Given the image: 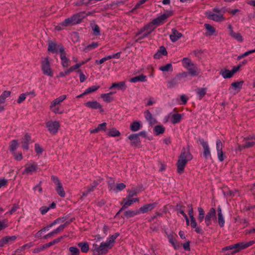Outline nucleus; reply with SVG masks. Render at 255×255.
Segmentation results:
<instances>
[{
  "instance_id": "nucleus-17",
  "label": "nucleus",
  "mask_w": 255,
  "mask_h": 255,
  "mask_svg": "<svg viewBox=\"0 0 255 255\" xmlns=\"http://www.w3.org/2000/svg\"><path fill=\"white\" fill-rule=\"evenodd\" d=\"M60 103L57 99H54L50 104V110L55 114H62L63 112L60 111L59 105H60Z\"/></svg>"
},
{
  "instance_id": "nucleus-43",
  "label": "nucleus",
  "mask_w": 255,
  "mask_h": 255,
  "mask_svg": "<svg viewBox=\"0 0 255 255\" xmlns=\"http://www.w3.org/2000/svg\"><path fill=\"white\" fill-rule=\"evenodd\" d=\"M153 130L155 132L156 135H158L160 134H162L164 132L165 128L163 126L158 125L154 127Z\"/></svg>"
},
{
  "instance_id": "nucleus-1",
  "label": "nucleus",
  "mask_w": 255,
  "mask_h": 255,
  "mask_svg": "<svg viewBox=\"0 0 255 255\" xmlns=\"http://www.w3.org/2000/svg\"><path fill=\"white\" fill-rule=\"evenodd\" d=\"M227 8L225 7H215L211 11H208L206 12L207 17L214 21L220 22L226 20L225 13L227 12Z\"/></svg>"
},
{
  "instance_id": "nucleus-32",
  "label": "nucleus",
  "mask_w": 255,
  "mask_h": 255,
  "mask_svg": "<svg viewBox=\"0 0 255 255\" xmlns=\"http://www.w3.org/2000/svg\"><path fill=\"white\" fill-rule=\"evenodd\" d=\"M18 146H19V142H18V140H17V139L12 140L10 142L9 145V150L12 152L15 151V150L16 149V148L18 147Z\"/></svg>"
},
{
  "instance_id": "nucleus-42",
  "label": "nucleus",
  "mask_w": 255,
  "mask_h": 255,
  "mask_svg": "<svg viewBox=\"0 0 255 255\" xmlns=\"http://www.w3.org/2000/svg\"><path fill=\"white\" fill-rule=\"evenodd\" d=\"M11 92L8 91H4L0 96V104H3L5 102L6 98L9 97Z\"/></svg>"
},
{
  "instance_id": "nucleus-33",
  "label": "nucleus",
  "mask_w": 255,
  "mask_h": 255,
  "mask_svg": "<svg viewBox=\"0 0 255 255\" xmlns=\"http://www.w3.org/2000/svg\"><path fill=\"white\" fill-rule=\"evenodd\" d=\"M121 204L123 205L122 208L121 209L120 211L127 208L128 206L131 205L133 204V203L131 200V199L128 198V199H127L126 198H124L123 199Z\"/></svg>"
},
{
  "instance_id": "nucleus-12",
  "label": "nucleus",
  "mask_w": 255,
  "mask_h": 255,
  "mask_svg": "<svg viewBox=\"0 0 255 255\" xmlns=\"http://www.w3.org/2000/svg\"><path fill=\"white\" fill-rule=\"evenodd\" d=\"M24 170L22 174H29L35 172L38 169V165L34 161H31L29 163H26L24 166Z\"/></svg>"
},
{
  "instance_id": "nucleus-28",
  "label": "nucleus",
  "mask_w": 255,
  "mask_h": 255,
  "mask_svg": "<svg viewBox=\"0 0 255 255\" xmlns=\"http://www.w3.org/2000/svg\"><path fill=\"white\" fill-rule=\"evenodd\" d=\"M107 129V123H103L102 124H99L98 127L93 129V130H90L91 133H98L100 131H105Z\"/></svg>"
},
{
  "instance_id": "nucleus-53",
  "label": "nucleus",
  "mask_w": 255,
  "mask_h": 255,
  "mask_svg": "<svg viewBox=\"0 0 255 255\" xmlns=\"http://www.w3.org/2000/svg\"><path fill=\"white\" fill-rule=\"evenodd\" d=\"M224 147V145L222 142V141L219 139H217L216 142V147L217 152L223 150Z\"/></svg>"
},
{
  "instance_id": "nucleus-52",
  "label": "nucleus",
  "mask_w": 255,
  "mask_h": 255,
  "mask_svg": "<svg viewBox=\"0 0 255 255\" xmlns=\"http://www.w3.org/2000/svg\"><path fill=\"white\" fill-rule=\"evenodd\" d=\"M217 156L220 162H223L227 156L225 155V153L223 151V150L217 151Z\"/></svg>"
},
{
  "instance_id": "nucleus-55",
  "label": "nucleus",
  "mask_w": 255,
  "mask_h": 255,
  "mask_svg": "<svg viewBox=\"0 0 255 255\" xmlns=\"http://www.w3.org/2000/svg\"><path fill=\"white\" fill-rule=\"evenodd\" d=\"M222 75L224 78H231L234 74L232 70H225L222 72Z\"/></svg>"
},
{
  "instance_id": "nucleus-46",
  "label": "nucleus",
  "mask_w": 255,
  "mask_h": 255,
  "mask_svg": "<svg viewBox=\"0 0 255 255\" xmlns=\"http://www.w3.org/2000/svg\"><path fill=\"white\" fill-rule=\"evenodd\" d=\"M189 207L188 215L190 218L191 223H196L195 218L194 217L193 210L192 207V205H188Z\"/></svg>"
},
{
  "instance_id": "nucleus-64",
  "label": "nucleus",
  "mask_w": 255,
  "mask_h": 255,
  "mask_svg": "<svg viewBox=\"0 0 255 255\" xmlns=\"http://www.w3.org/2000/svg\"><path fill=\"white\" fill-rule=\"evenodd\" d=\"M137 195V192L134 189L128 191V198L131 199L134 196Z\"/></svg>"
},
{
  "instance_id": "nucleus-20",
  "label": "nucleus",
  "mask_w": 255,
  "mask_h": 255,
  "mask_svg": "<svg viewBox=\"0 0 255 255\" xmlns=\"http://www.w3.org/2000/svg\"><path fill=\"white\" fill-rule=\"evenodd\" d=\"M157 203L155 202L152 203L146 204L141 206L138 210L139 213H145L148 211L152 210L156 207Z\"/></svg>"
},
{
  "instance_id": "nucleus-11",
  "label": "nucleus",
  "mask_w": 255,
  "mask_h": 255,
  "mask_svg": "<svg viewBox=\"0 0 255 255\" xmlns=\"http://www.w3.org/2000/svg\"><path fill=\"white\" fill-rule=\"evenodd\" d=\"M59 52L60 53L61 65L63 67H68L71 64V61L70 59L66 57L67 54L63 46H60Z\"/></svg>"
},
{
  "instance_id": "nucleus-21",
  "label": "nucleus",
  "mask_w": 255,
  "mask_h": 255,
  "mask_svg": "<svg viewBox=\"0 0 255 255\" xmlns=\"http://www.w3.org/2000/svg\"><path fill=\"white\" fill-rule=\"evenodd\" d=\"M185 207L182 205V204H177L176 205V210L177 214H180L185 219L186 223H189V220L187 215L184 212Z\"/></svg>"
},
{
  "instance_id": "nucleus-6",
  "label": "nucleus",
  "mask_w": 255,
  "mask_h": 255,
  "mask_svg": "<svg viewBox=\"0 0 255 255\" xmlns=\"http://www.w3.org/2000/svg\"><path fill=\"white\" fill-rule=\"evenodd\" d=\"M41 67L43 74L51 77L53 76V72L51 68L48 57H45L41 61Z\"/></svg>"
},
{
  "instance_id": "nucleus-62",
  "label": "nucleus",
  "mask_w": 255,
  "mask_h": 255,
  "mask_svg": "<svg viewBox=\"0 0 255 255\" xmlns=\"http://www.w3.org/2000/svg\"><path fill=\"white\" fill-rule=\"evenodd\" d=\"M35 150L37 154H41L43 152V149L38 143L35 144Z\"/></svg>"
},
{
  "instance_id": "nucleus-58",
  "label": "nucleus",
  "mask_w": 255,
  "mask_h": 255,
  "mask_svg": "<svg viewBox=\"0 0 255 255\" xmlns=\"http://www.w3.org/2000/svg\"><path fill=\"white\" fill-rule=\"evenodd\" d=\"M138 214H139L138 210L136 211L129 210V211H127L125 212V216L126 217L129 218V217H133L134 215H136Z\"/></svg>"
},
{
  "instance_id": "nucleus-40",
  "label": "nucleus",
  "mask_w": 255,
  "mask_h": 255,
  "mask_svg": "<svg viewBox=\"0 0 255 255\" xmlns=\"http://www.w3.org/2000/svg\"><path fill=\"white\" fill-rule=\"evenodd\" d=\"M196 91L199 99L201 100L206 94L207 89L206 88H198Z\"/></svg>"
},
{
  "instance_id": "nucleus-59",
  "label": "nucleus",
  "mask_w": 255,
  "mask_h": 255,
  "mask_svg": "<svg viewBox=\"0 0 255 255\" xmlns=\"http://www.w3.org/2000/svg\"><path fill=\"white\" fill-rule=\"evenodd\" d=\"M64 226L63 225H61L56 230H55L54 231L47 235V237H51L53 234H57L60 231H62L64 229Z\"/></svg>"
},
{
  "instance_id": "nucleus-24",
  "label": "nucleus",
  "mask_w": 255,
  "mask_h": 255,
  "mask_svg": "<svg viewBox=\"0 0 255 255\" xmlns=\"http://www.w3.org/2000/svg\"><path fill=\"white\" fill-rule=\"evenodd\" d=\"M182 36L181 33L179 32L175 28L172 29V34L170 35V38L172 42H175Z\"/></svg>"
},
{
  "instance_id": "nucleus-36",
  "label": "nucleus",
  "mask_w": 255,
  "mask_h": 255,
  "mask_svg": "<svg viewBox=\"0 0 255 255\" xmlns=\"http://www.w3.org/2000/svg\"><path fill=\"white\" fill-rule=\"evenodd\" d=\"M141 125L139 122H133L130 126V129L132 131H137L141 128Z\"/></svg>"
},
{
  "instance_id": "nucleus-2",
  "label": "nucleus",
  "mask_w": 255,
  "mask_h": 255,
  "mask_svg": "<svg viewBox=\"0 0 255 255\" xmlns=\"http://www.w3.org/2000/svg\"><path fill=\"white\" fill-rule=\"evenodd\" d=\"M192 155L189 151H186L184 149L179 157L177 161V172L179 174H181L184 171V168L188 161L192 159Z\"/></svg>"
},
{
  "instance_id": "nucleus-27",
  "label": "nucleus",
  "mask_w": 255,
  "mask_h": 255,
  "mask_svg": "<svg viewBox=\"0 0 255 255\" xmlns=\"http://www.w3.org/2000/svg\"><path fill=\"white\" fill-rule=\"evenodd\" d=\"M186 69L188 71L189 73L192 76H197L200 73L199 70L194 63L190 65V66H189Z\"/></svg>"
},
{
  "instance_id": "nucleus-13",
  "label": "nucleus",
  "mask_w": 255,
  "mask_h": 255,
  "mask_svg": "<svg viewBox=\"0 0 255 255\" xmlns=\"http://www.w3.org/2000/svg\"><path fill=\"white\" fill-rule=\"evenodd\" d=\"M155 29V28L154 25H153L151 22H149L138 30L136 33V36L140 35L143 32H145L147 33V34L149 35Z\"/></svg>"
},
{
  "instance_id": "nucleus-47",
  "label": "nucleus",
  "mask_w": 255,
  "mask_h": 255,
  "mask_svg": "<svg viewBox=\"0 0 255 255\" xmlns=\"http://www.w3.org/2000/svg\"><path fill=\"white\" fill-rule=\"evenodd\" d=\"M78 245L81 248L82 252L87 253L89 251V247L87 243H79Z\"/></svg>"
},
{
  "instance_id": "nucleus-5",
  "label": "nucleus",
  "mask_w": 255,
  "mask_h": 255,
  "mask_svg": "<svg viewBox=\"0 0 255 255\" xmlns=\"http://www.w3.org/2000/svg\"><path fill=\"white\" fill-rule=\"evenodd\" d=\"M254 244V241H250L247 243L240 242L235 245L226 247L222 249V251H231V254H234L239 252L241 250L248 248Z\"/></svg>"
},
{
  "instance_id": "nucleus-4",
  "label": "nucleus",
  "mask_w": 255,
  "mask_h": 255,
  "mask_svg": "<svg viewBox=\"0 0 255 255\" xmlns=\"http://www.w3.org/2000/svg\"><path fill=\"white\" fill-rule=\"evenodd\" d=\"M85 13V11H81L74 14L63 21V24L67 27L81 23L86 17V16L83 15Z\"/></svg>"
},
{
  "instance_id": "nucleus-41",
  "label": "nucleus",
  "mask_w": 255,
  "mask_h": 255,
  "mask_svg": "<svg viewBox=\"0 0 255 255\" xmlns=\"http://www.w3.org/2000/svg\"><path fill=\"white\" fill-rule=\"evenodd\" d=\"M182 119V116L179 114H173L172 116L171 122L173 124H176L180 122Z\"/></svg>"
},
{
  "instance_id": "nucleus-60",
  "label": "nucleus",
  "mask_w": 255,
  "mask_h": 255,
  "mask_svg": "<svg viewBox=\"0 0 255 255\" xmlns=\"http://www.w3.org/2000/svg\"><path fill=\"white\" fill-rule=\"evenodd\" d=\"M244 83V81H242L238 82H233L232 83L231 85L235 89L240 88L241 89L242 87V85Z\"/></svg>"
},
{
  "instance_id": "nucleus-39",
  "label": "nucleus",
  "mask_w": 255,
  "mask_h": 255,
  "mask_svg": "<svg viewBox=\"0 0 255 255\" xmlns=\"http://www.w3.org/2000/svg\"><path fill=\"white\" fill-rule=\"evenodd\" d=\"M204 27L208 31V32L206 33L207 35H212L216 32V28L210 24L205 23Z\"/></svg>"
},
{
  "instance_id": "nucleus-26",
  "label": "nucleus",
  "mask_w": 255,
  "mask_h": 255,
  "mask_svg": "<svg viewBox=\"0 0 255 255\" xmlns=\"http://www.w3.org/2000/svg\"><path fill=\"white\" fill-rule=\"evenodd\" d=\"M228 28L230 29V35L235 39L240 42L243 41V38L240 33H236L234 31L232 26L231 24L229 25Z\"/></svg>"
},
{
  "instance_id": "nucleus-8",
  "label": "nucleus",
  "mask_w": 255,
  "mask_h": 255,
  "mask_svg": "<svg viewBox=\"0 0 255 255\" xmlns=\"http://www.w3.org/2000/svg\"><path fill=\"white\" fill-rule=\"evenodd\" d=\"M51 179L56 185L55 190L58 195L61 197H65L66 193L59 178L56 176L52 175Z\"/></svg>"
},
{
  "instance_id": "nucleus-48",
  "label": "nucleus",
  "mask_w": 255,
  "mask_h": 255,
  "mask_svg": "<svg viewBox=\"0 0 255 255\" xmlns=\"http://www.w3.org/2000/svg\"><path fill=\"white\" fill-rule=\"evenodd\" d=\"M178 78L176 76L167 82V86L168 88H172L176 85L178 83Z\"/></svg>"
},
{
  "instance_id": "nucleus-61",
  "label": "nucleus",
  "mask_w": 255,
  "mask_h": 255,
  "mask_svg": "<svg viewBox=\"0 0 255 255\" xmlns=\"http://www.w3.org/2000/svg\"><path fill=\"white\" fill-rule=\"evenodd\" d=\"M27 247H30V246H28L27 244H25L23 246L21 247L20 248L17 249L15 251L14 253L16 254L17 255H18V254H20L22 255V252H23L25 250V248Z\"/></svg>"
},
{
  "instance_id": "nucleus-29",
  "label": "nucleus",
  "mask_w": 255,
  "mask_h": 255,
  "mask_svg": "<svg viewBox=\"0 0 255 255\" xmlns=\"http://www.w3.org/2000/svg\"><path fill=\"white\" fill-rule=\"evenodd\" d=\"M146 76L143 74H141L139 76L132 77L130 78L129 80V81L131 83H136L137 82H146Z\"/></svg>"
},
{
  "instance_id": "nucleus-50",
  "label": "nucleus",
  "mask_w": 255,
  "mask_h": 255,
  "mask_svg": "<svg viewBox=\"0 0 255 255\" xmlns=\"http://www.w3.org/2000/svg\"><path fill=\"white\" fill-rule=\"evenodd\" d=\"M162 71H172L173 70L172 65L171 63L167 64L165 65L160 66L159 68Z\"/></svg>"
},
{
  "instance_id": "nucleus-38",
  "label": "nucleus",
  "mask_w": 255,
  "mask_h": 255,
  "mask_svg": "<svg viewBox=\"0 0 255 255\" xmlns=\"http://www.w3.org/2000/svg\"><path fill=\"white\" fill-rule=\"evenodd\" d=\"M144 114L145 119L150 124H153L155 123V120L153 119L152 114L148 110H146Z\"/></svg>"
},
{
  "instance_id": "nucleus-22",
  "label": "nucleus",
  "mask_w": 255,
  "mask_h": 255,
  "mask_svg": "<svg viewBox=\"0 0 255 255\" xmlns=\"http://www.w3.org/2000/svg\"><path fill=\"white\" fill-rule=\"evenodd\" d=\"M167 55V51L166 48L162 46L159 47L157 52L153 55V58L155 59H159L161 58L162 56H166Z\"/></svg>"
},
{
  "instance_id": "nucleus-31",
  "label": "nucleus",
  "mask_w": 255,
  "mask_h": 255,
  "mask_svg": "<svg viewBox=\"0 0 255 255\" xmlns=\"http://www.w3.org/2000/svg\"><path fill=\"white\" fill-rule=\"evenodd\" d=\"M253 139H255V136H248L244 138V140L245 141V143L244 144L246 148H249L255 146V141H248L249 140Z\"/></svg>"
},
{
  "instance_id": "nucleus-34",
  "label": "nucleus",
  "mask_w": 255,
  "mask_h": 255,
  "mask_svg": "<svg viewBox=\"0 0 255 255\" xmlns=\"http://www.w3.org/2000/svg\"><path fill=\"white\" fill-rule=\"evenodd\" d=\"M114 88H117L118 89H125L126 88V82L122 81L118 83H114L110 88V89H112Z\"/></svg>"
},
{
  "instance_id": "nucleus-14",
  "label": "nucleus",
  "mask_w": 255,
  "mask_h": 255,
  "mask_svg": "<svg viewBox=\"0 0 255 255\" xmlns=\"http://www.w3.org/2000/svg\"><path fill=\"white\" fill-rule=\"evenodd\" d=\"M216 219V211L215 208H211L205 216V221L206 223H210Z\"/></svg>"
},
{
  "instance_id": "nucleus-9",
  "label": "nucleus",
  "mask_w": 255,
  "mask_h": 255,
  "mask_svg": "<svg viewBox=\"0 0 255 255\" xmlns=\"http://www.w3.org/2000/svg\"><path fill=\"white\" fill-rule=\"evenodd\" d=\"M45 125L48 130L52 134H56L61 126L60 122L57 121H49L45 123Z\"/></svg>"
},
{
  "instance_id": "nucleus-23",
  "label": "nucleus",
  "mask_w": 255,
  "mask_h": 255,
  "mask_svg": "<svg viewBox=\"0 0 255 255\" xmlns=\"http://www.w3.org/2000/svg\"><path fill=\"white\" fill-rule=\"evenodd\" d=\"M16 239L15 236H6L0 240V247H3L5 245L14 241Z\"/></svg>"
},
{
  "instance_id": "nucleus-3",
  "label": "nucleus",
  "mask_w": 255,
  "mask_h": 255,
  "mask_svg": "<svg viewBox=\"0 0 255 255\" xmlns=\"http://www.w3.org/2000/svg\"><path fill=\"white\" fill-rule=\"evenodd\" d=\"M119 236V234L117 233L111 236L106 242H102L96 250L100 254H106L109 249L112 248L115 242V240Z\"/></svg>"
},
{
  "instance_id": "nucleus-45",
  "label": "nucleus",
  "mask_w": 255,
  "mask_h": 255,
  "mask_svg": "<svg viewBox=\"0 0 255 255\" xmlns=\"http://www.w3.org/2000/svg\"><path fill=\"white\" fill-rule=\"evenodd\" d=\"M198 211L199 212V215L198 216V220L199 222H202L205 218V211L202 207H198Z\"/></svg>"
},
{
  "instance_id": "nucleus-18",
  "label": "nucleus",
  "mask_w": 255,
  "mask_h": 255,
  "mask_svg": "<svg viewBox=\"0 0 255 255\" xmlns=\"http://www.w3.org/2000/svg\"><path fill=\"white\" fill-rule=\"evenodd\" d=\"M128 138L131 141L130 145L131 146L140 147L141 141L138 134L132 133L129 135Z\"/></svg>"
},
{
  "instance_id": "nucleus-63",
  "label": "nucleus",
  "mask_w": 255,
  "mask_h": 255,
  "mask_svg": "<svg viewBox=\"0 0 255 255\" xmlns=\"http://www.w3.org/2000/svg\"><path fill=\"white\" fill-rule=\"evenodd\" d=\"M26 96L25 93L20 94L17 99V102L18 104L21 103L22 102H23L25 100Z\"/></svg>"
},
{
  "instance_id": "nucleus-51",
  "label": "nucleus",
  "mask_w": 255,
  "mask_h": 255,
  "mask_svg": "<svg viewBox=\"0 0 255 255\" xmlns=\"http://www.w3.org/2000/svg\"><path fill=\"white\" fill-rule=\"evenodd\" d=\"M68 216H64L62 217H60L56 219L54 221L53 223H69V221H68Z\"/></svg>"
},
{
  "instance_id": "nucleus-16",
  "label": "nucleus",
  "mask_w": 255,
  "mask_h": 255,
  "mask_svg": "<svg viewBox=\"0 0 255 255\" xmlns=\"http://www.w3.org/2000/svg\"><path fill=\"white\" fill-rule=\"evenodd\" d=\"M60 46H63V45L62 44L58 45L57 42L49 40L48 42L47 50L52 53H57L58 50H59Z\"/></svg>"
},
{
  "instance_id": "nucleus-10",
  "label": "nucleus",
  "mask_w": 255,
  "mask_h": 255,
  "mask_svg": "<svg viewBox=\"0 0 255 255\" xmlns=\"http://www.w3.org/2000/svg\"><path fill=\"white\" fill-rule=\"evenodd\" d=\"M198 142L201 145L203 149V157L205 159L211 158V152L208 143L203 138H199Z\"/></svg>"
},
{
  "instance_id": "nucleus-54",
  "label": "nucleus",
  "mask_w": 255,
  "mask_h": 255,
  "mask_svg": "<svg viewBox=\"0 0 255 255\" xmlns=\"http://www.w3.org/2000/svg\"><path fill=\"white\" fill-rule=\"evenodd\" d=\"M100 86H93L87 88L85 91V94H89L95 92L100 88Z\"/></svg>"
},
{
  "instance_id": "nucleus-56",
  "label": "nucleus",
  "mask_w": 255,
  "mask_h": 255,
  "mask_svg": "<svg viewBox=\"0 0 255 255\" xmlns=\"http://www.w3.org/2000/svg\"><path fill=\"white\" fill-rule=\"evenodd\" d=\"M14 159L17 161H20L23 159V155L21 152H16L15 151L12 152Z\"/></svg>"
},
{
  "instance_id": "nucleus-44",
  "label": "nucleus",
  "mask_w": 255,
  "mask_h": 255,
  "mask_svg": "<svg viewBox=\"0 0 255 255\" xmlns=\"http://www.w3.org/2000/svg\"><path fill=\"white\" fill-rule=\"evenodd\" d=\"M217 213L218 223H224L225 221L222 214V209L220 206L218 207Z\"/></svg>"
},
{
  "instance_id": "nucleus-7",
  "label": "nucleus",
  "mask_w": 255,
  "mask_h": 255,
  "mask_svg": "<svg viewBox=\"0 0 255 255\" xmlns=\"http://www.w3.org/2000/svg\"><path fill=\"white\" fill-rule=\"evenodd\" d=\"M173 14V12L172 11H167L166 13L153 19L151 22L156 28V27L164 23L166 21V19Z\"/></svg>"
},
{
  "instance_id": "nucleus-19",
  "label": "nucleus",
  "mask_w": 255,
  "mask_h": 255,
  "mask_svg": "<svg viewBox=\"0 0 255 255\" xmlns=\"http://www.w3.org/2000/svg\"><path fill=\"white\" fill-rule=\"evenodd\" d=\"M31 137L30 133H26L23 138L21 139L22 148L24 150L29 149V144L31 142Z\"/></svg>"
},
{
  "instance_id": "nucleus-49",
  "label": "nucleus",
  "mask_w": 255,
  "mask_h": 255,
  "mask_svg": "<svg viewBox=\"0 0 255 255\" xmlns=\"http://www.w3.org/2000/svg\"><path fill=\"white\" fill-rule=\"evenodd\" d=\"M182 63L183 66L185 68L187 69V68H188L189 66H190V65H191L193 63L192 62L190 59L185 57L183 58L182 60Z\"/></svg>"
},
{
  "instance_id": "nucleus-30",
  "label": "nucleus",
  "mask_w": 255,
  "mask_h": 255,
  "mask_svg": "<svg viewBox=\"0 0 255 255\" xmlns=\"http://www.w3.org/2000/svg\"><path fill=\"white\" fill-rule=\"evenodd\" d=\"M175 236H176V235H174L173 234H169L168 235V239L170 243L173 246L175 250H177L178 249V248L180 247V245H179V244H177Z\"/></svg>"
},
{
  "instance_id": "nucleus-35",
  "label": "nucleus",
  "mask_w": 255,
  "mask_h": 255,
  "mask_svg": "<svg viewBox=\"0 0 255 255\" xmlns=\"http://www.w3.org/2000/svg\"><path fill=\"white\" fill-rule=\"evenodd\" d=\"M107 134L109 136L117 137L121 135V133L115 128H112L109 129V131L107 133Z\"/></svg>"
},
{
  "instance_id": "nucleus-25",
  "label": "nucleus",
  "mask_w": 255,
  "mask_h": 255,
  "mask_svg": "<svg viewBox=\"0 0 255 255\" xmlns=\"http://www.w3.org/2000/svg\"><path fill=\"white\" fill-rule=\"evenodd\" d=\"M99 184L98 180H94L92 184L87 187V190L83 192V196H87L89 193L94 191L96 186Z\"/></svg>"
},
{
  "instance_id": "nucleus-57",
  "label": "nucleus",
  "mask_w": 255,
  "mask_h": 255,
  "mask_svg": "<svg viewBox=\"0 0 255 255\" xmlns=\"http://www.w3.org/2000/svg\"><path fill=\"white\" fill-rule=\"evenodd\" d=\"M69 250L71 253L70 255H79L80 254L79 250L74 247H70Z\"/></svg>"
},
{
  "instance_id": "nucleus-37",
  "label": "nucleus",
  "mask_w": 255,
  "mask_h": 255,
  "mask_svg": "<svg viewBox=\"0 0 255 255\" xmlns=\"http://www.w3.org/2000/svg\"><path fill=\"white\" fill-rule=\"evenodd\" d=\"M112 94V92H110L107 94H102L101 95V97L103 99L104 102L110 103L113 101V98L111 97Z\"/></svg>"
},
{
  "instance_id": "nucleus-15",
  "label": "nucleus",
  "mask_w": 255,
  "mask_h": 255,
  "mask_svg": "<svg viewBox=\"0 0 255 255\" xmlns=\"http://www.w3.org/2000/svg\"><path fill=\"white\" fill-rule=\"evenodd\" d=\"M84 105L86 107L92 109H99L101 113L104 112L102 106L96 101H88Z\"/></svg>"
}]
</instances>
